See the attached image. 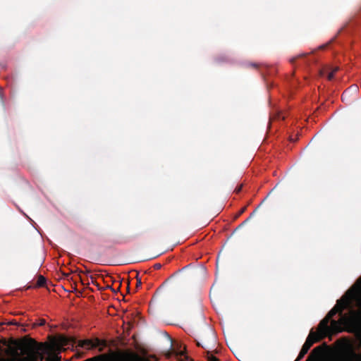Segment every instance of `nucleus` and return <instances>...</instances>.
Segmentation results:
<instances>
[{
  "label": "nucleus",
  "mask_w": 361,
  "mask_h": 361,
  "mask_svg": "<svg viewBox=\"0 0 361 361\" xmlns=\"http://www.w3.org/2000/svg\"><path fill=\"white\" fill-rule=\"evenodd\" d=\"M136 279H137V283H136L135 288H136V289H138L142 286V281H141V279L138 278L137 275L136 276Z\"/></svg>",
  "instance_id": "obj_9"
},
{
  "label": "nucleus",
  "mask_w": 361,
  "mask_h": 361,
  "mask_svg": "<svg viewBox=\"0 0 361 361\" xmlns=\"http://www.w3.org/2000/svg\"><path fill=\"white\" fill-rule=\"evenodd\" d=\"M78 345L87 350H92L98 348L99 352H102L104 348L106 347L107 344L106 341L96 338L94 339L79 340Z\"/></svg>",
  "instance_id": "obj_3"
},
{
  "label": "nucleus",
  "mask_w": 361,
  "mask_h": 361,
  "mask_svg": "<svg viewBox=\"0 0 361 361\" xmlns=\"http://www.w3.org/2000/svg\"><path fill=\"white\" fill-rule=\"evenodd\" d=\"M338 71V68H334L331 72L329 73L327 75V78L329 80H333L334 77L335 73Z\"/></svg>",
  "instance_id": "obj_8"
},
{
  "label": "nucleus",
  "mask_w": 361,
  "mask_h": 361,
  "mask_svg": "<svg viewBox=\"0 0 361 361\" xmlns=\"http://www.w3.org/2000/svg\"><path fill=\"white\" fill-rule=\"evenodd\" d=\"M161 267V264H155L154 265V269H157V270L159 269Z\"/></svg>",
  "instance_id": "obj_13"
},
{
  "label": "nucleus",
  "mask_w": 361,
  "mask_h": 361,
  "mask_svg": "<svg viewBox=\"0 0 361 361\" xmlns=\"http://www.w3.org/2000/svg\"><path fill=\"white\" fill-rule=\"evenodd\" d=\"M61 343L64 345H66L67 344V339L66 338H62L61 339Z\"/></svg>",
  "instance_id": "obj_15"
},
{
  "label": "nucleus",
  "mask_w": 361,
  "mask_h": 361,
  "mask_svg": "<svg viewBox=\"0 0 361 361\" xmlns=\"http://www.w3.org/2000/svg\"><path fill=\"white\" fill-rule=\"evenodd\" d=\"M130 288V286H129V283L128 284V290H129Z\"/></svg>",
  "instance_id": "obj_18"
},
{
  "label": "nucleus",
  "mask_w": 361,
  "mask_h": 361,
  "mask_svg": "<svg viewBox=\"0 0 361 361\" xmlns=\"http://www.w3.org/2000/svg\"><path fill=\"white\" fill-rule=\"evenodd\" d=\"M47 280L42 275L38 276L36 284L34 286L35 288L44 287L46 285Z\"/></svg>",
  "instance_id": "obj_5"
},
{
  "label": "nucleus",
  "mask_w": 361,
  "mask_h": 361,
  "mask_svg": "<svg viewBox=\"0 0 361 361\" xmlns=\"http://www.w3.org/2000/svg\"><path fill=\"white\" fill-rule=\"evenodd\" d=\"M308 54L307 53H302L301 54H298L296 56H294L291 59H290V62L292 63V64H294L295 63V61L299 59H301V58H304Z\"/></svg>",
  "instance_id": "obj_7"
},
{
  "label": "nucleus",
  "mask_w": 361,
  "mask_h": 361,
  "mask_svg": "<svg viewBox=\"0 0 361 361\" xmlns=\"http://www.w3.org/2000/svg\"><path fill=\"white\" fill-rule=\"evenodd\" d=\"M359 99V88L357 85H352L342 94V101L346 104H351Z\"/></svg>",
  "instance_id": "obj_4"
},
{
  "label": "nucleus",
  "mask_w": 361,
  "mask_h": 361,
  "mask_svg": "<svg viewBox=\"0 0 361 361\" xmlns=\"http://www.w3.org/2000/svg\"><path fill=\"white\" fill-rule=\"evenodd\" d=\"M326 46H327V44L322 45V46H321V47H320V49H324Z\"/></svg>",
  "instance_id": "obj_17"
},
{
  "label": "nucleus",
  "mask_w": 361,
  "mask_h": 361,
  "mask_svg": "<svg viewBox=\"0 0 361 361\" xmlns=\"http://www.w3.org/2000/svg\"><path fill=\"white\" fill-rule=\"evenodd\" d=\"M46 361H61V357L56 354H51L47 356Z\"/></svg>",
  "instance_id": "obj_6"
},
{
  "label": "nucleus",
  "mask_w": 361,
  "mask_h": 361,
  "mask_svg": "<svg viewBox=\"0 0 361 361\" xmlns=\"http://www.w3.org/2000/svg\"><path fill=\"white\" fill-rule=\"evenodd\" d=\"M246 210V207H243L238 212V216L241 215Z\"/></svg>",
  "instance_id": "obj_14"
},
{
  "label": "nucleus",
  "mask_w": 361,
  "mask_h": 361,
  "mask_svg": "<svg viewBox=\"0 0 361 361\" xmlns=\"http://www.w3.org/2000/svg\"><path fill=\"white\" fill-rule=\"evenodd\" d=\"M248 66H249L250 67L255 68H258V67H259V64L255 63H249V64H248Z\"/></svg>",
  "instance_id": "obj_12"
},
{
  "label": "nucleus",
  "mask_w": 361,
  "mask_h": 361,
  "mask_svg": "<svg viewBox=\"0 0 361 361\" xmlns=\"http://www.w3.org/2000/svg\"><path fill=\"white\" fill-rule=\"evenodd\" d=\"M17 324H18V323H17L16 321H11V322H9V324H13V325L15 324V325H17Z\"/></svg>",
  "instance_id": "obj_16"
},
{
  "label": "nucleus",
  "mask_w": 361,
  "mask_h": 361,
  "mask_svg": "<svg viewBox=\"0 0 361 361\" xmlns=\"http://www.w3.org/2000/svg\"><path fill=\"white\" fill-rule=\"evenodd\" d=\"M343 331L353 334L347 338L353 342L354 352L360 353L361 276L357 279L355 284L337 300L335 306L320 321L317 331H310L302 350L307 353L314 343Z\"/></svg>",
  "instance_id": "obj_1"
},
{
  "label": "nucleus",
  "mask_w": 361,
  "mask_h": 361,
  "mask_svg": "<svg viewBox=\"0 0 361 361\" xmlns=\"http://www.w3.org/2000/svg\"><path fill=\"white\" fill-rule=\"evenodd\" d=\"M197 345L201 346L204 349H210L216 344V336L213 330L210 327L203 331L196 339Z\"/></svg>",
  "instance_id": "obj_2"
},
{
  "label": "nucleus",
  "mask_w": 361,
  "mask_h": 361,
  "mask_svg": "<svg viewBox=\"0 0 361 361\" xmlns=\"http://www.w3.org/2000/svg\"><path fill=\"white\" fill-rule=\"evenodd\" d=\"M46 323L45 319H39V322L37 324H35V326H44Z\"/></svg>",
  "instance_id": "obj_10"
},
{
  "label": "nucleus",
  "mask_w": 361,
  "mask_h": 361,
  "mask_svg": "<svg viewBox=\"0 0 361 361\" xmlns=\"http://www.w3.org/2000/svg\"><path fill=\"white\" fill-rule=\"evenodd\" d=\"M242 188H243V185H240L239 186H238V187L235 189V192L236 193H239V192L241 191Z\"/></svg>",
  "instance_id": "obj_11"
}]
</instances>
